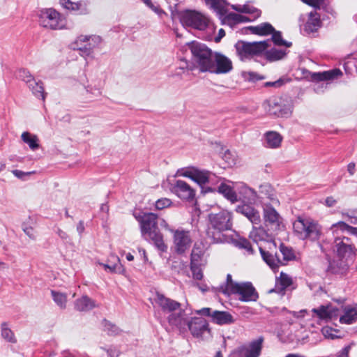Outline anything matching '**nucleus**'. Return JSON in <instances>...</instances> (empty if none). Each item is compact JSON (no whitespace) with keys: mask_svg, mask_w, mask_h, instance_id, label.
I'll return each mask as SVG.
<instances>
[{"mask_svg":"<svg viewBox=\"0 0 357 357\" xmlns=\"http://www.w3.org/2000/svg\"><path fill=\"white\" fill-rule=\"evenodd\" d=\"M114 261L111 264H105L102 262H98V264L102 266L104 269L109 273H121L122 266L120 263V259L117 256H112Z\"/></svg>","mask_w":357,"mask_h":357,"instance_id":"39","label":"nucleus"},{"mask_svg":"<svg viewBox=\"0 0 357 357\" xmlns=\"http://www.w3.org/2000/svg\"><path fill=\"white\" fill-rule=\"evenodd\" d=\"M220 234L215 238L218 243H231L234 246L244 249L248 254L253 253V249L250 241L244 238L239 237L237 234H232L229 236H220Z\"/></svg>","mask_w":357,"mask_h":357,"instance_id":"16","label":"nucleus"},{"mask_svg":"<svg viewBox=\"0 0 357 357\" xmlns=\"http://www.w3.org/2000/svg\"><path fill=\"white\" fill-rule=\"evenodd\" d=\"M271 34H272L271 40L275 45L285 46L287 47L291 46V42H287L282 38V33L280 31L274 29Z\"/></svg>","mask_w":357,"mask_h":357,"instance_id":"46","label":"nucleus"},{"mask_svg":"<svg viewBox=\"0 0 357 357\" xmlns=\"http://www.w3.org/2000/svg\"><path fill=\"white\" fill-rule=\"evenodd\" d=\"M237 213L246 217L254 225H260L261 217L259 212L252 206L248 204H243L236 206Z\"/></svg>","mask_w":357,"mask_h":357,"instance_id":"26","label":"nucleus"},{"mask_svg":"<svg viewBox=\"0 0 357 357\" xmlns=\"http://www.w3.org/2000/svg\"><path fill=\"white\" fill-rule=\"evenodd\" d=\"M264 337L260 336L257 339L250 342L248 345L239 349L240 357H259Z\"/></svg>","mask_w":357,"mask_h":357,"instance_id":"22","label":"nucleus"},{"mask_svg":"<svg viewBox=\"0 0 357 357\" xmlns=\"http://www.w3.org/2000/svg\"><path fill=\"white\" fill-rule=\"evenodd\" d=\"M242 192L245 194L243 197V202H248L250 204L255 203L257 199H260L264 204V200L268 199L270 200L271 204L277 205L279 201L276 197L275 190L268 183H264L259 186V192L257 194L253 189L243 185H242Z\"/></svg>","mask_w":357,"mask_h":357,"instance_id":"6","label":"nucleus"},{"mask_svg":"<svg viewBox=\"0 0 357 357\" xmlns=\"http://www.w3.org/2000/svg\"><path fill=\"white\" fill-rule=\"evenodd\" d=\"M347 171L350 176H353L356 172V164L353 162H349L347 165Z\"/></svg>","mask_w":357,"mask_h":357,"instance_id":"63","label":"nucleus"},{"mask_svg":"<svg viewBox=\"0 0 357 357\" xmlns=\"http://www.w3.org/2000/svg\"><path fill=\"white\" fill-rule=\"evenodd\" d=\"M23 231L30 238L34 239L36 238L35 232L32 227H24V228H23Z\"/></svg>","mask_w":357,"mask_h":357,"instance_id":"62","label":"nucleus"},{"mask_svg":"<svg viewBox=\"0 0 357 357\" xmlns=\"http://www.w3.org/2000/svg\"><path fill=\"white\" fill-rule=\"evenodd\" d=\"M248 29L252 33L259 36H268L274 31V27L268 22L261 23L257 26H251Z\"/></svg>","mask_w":357,"mask_h":357,"instance_id":"37","label":"nucleus"},{"mask_svg":"<svg viewBox=\"0 0 357 357\" xmlns=\"http://www.w3.org/2000/svg\"><path fill=\"white\" fill-rule=\"evenodd\" d=\"M202 266V264H190V270L195 280H201L202 279L203 273L201 268Z\"/></svg>","mask_w":357,"mask_h":357,"instance_id":"51","label":"nucleus"},{"mask_svg":"<svg viewBox=\"0 0 357 357\" xmlns=\"http://www.w3.org/2000/svg\"><path fill=\"white\" fill-rule=\"evenodd\" d=\"M18 77L27 84L28 87L36 98L45 100L46 93L44 91L42 82H36L30 73L26 70H20Z\"/></svg>","mask_w":357,"mask_h":357,"instance_id":"13","label":"nucleus"},{"mask_svg":"<svg viewBox=\"0 0 357 357\" xmlns=\"http://www.w3.org/2000/svg\"><path fill=\"white\" fill-rule=\"evenodd\" d=\"M192 54L193 65L200 72H208L215 54L205 44L197 41L188 43Z\"/></svg>","mask_w":357,"mask_h":357,"instance_id":"5","label":"nucleus"},{"mask_svg":"<svg viewBox=\"0 0 357 357\" xmlns=\"http://www.w3.org/2000/svg\"><path fill=\"white\" fill-rule=\"evenodd\" d=\"M211 321L218 325H225L233 323L234 319L227 312L215 310L211 314Z\"/></svg>","mask_w":357,"mask_h":357,"instance_id":"32","label":"nucleus"},{"mask_svg":"<svg viewBox=\"0 0 357 357\" xmlns=\"http://www.w3.org/2000/svg\"><path fill=\"white\" fill-rule=\"evenodd\" d=\"M1 335L2 338L8 342L15 343L17 341L14 333L6 322H3L1 324Z\"/></svg>","mask_w":357,"mask_h":357,"instance_id":"43","label":"nucleus"},{"mask_svg":"<svg viewBox=\"0 0 357 357\" xmlns=\"http://www.w3.org/2000/svg\"><path fill=\"white\" fill-rule=\"evenodd\" d=\"M22 140L29 147L35 151L39 148V140L36 135H33L29 132H24L21 135Z\"/></svg>","mask_w":357,"mask_h":357,"instance_id":"38","label":"nucleus"},{"mask_svg":"<svg viewBox=\"0 0 357 357\" xmlns=\"http://www.w3.org/2000/svg\"><path fill=\"white\" fill-rule=\"evenodd\" d=\"M232 213L227 210H222L218 213H211L208 214V228L207 236L214 243H219L216 237L220 236H228L223 234V231L230 230L233 226Z\"/></svg>","mask_w":357,"mask_h":357,"instance_id":"3","label":"nucleus"},{"mask_svg":"<svg viewBox=\"0 0 357 357\" xmlns=\"http://www.w3.org/2000/svg\"><path fill=\"white\" fill-rule=\"evenodd\" d=\"M212 310L210 307H204L201 310H198L195 311V313L199 315H203L206 317H210L211 318Z\"/></svg>","mask_w":357,"mask_h":357,"instance_id":"58","label":"nucleus"},{"mask_svg":"<svg viewBox=\"0 0 357 357\" xmlns=\"http://www.w3.org/2000/svg\"><path fill=\"white\" fill-rule=\"evenodd\" d=\"M264 219L266 226L278 229L281 223V217L271 203H264Z\"/></svg>","mask_w":357,"mask_h":357,"instance_id":"19","label":"nucleus"},{"mask_svg":"<svg viewBox=\"0 0 357 357\" xmlns=\"http://www.w3.org/2000/svg\"><path fill=\"white\" fill-rule=\"evenodd\" d=\"M273 249L270 250L266 245H259V250L263 260L272 270L275 271L280 265H284V262L281 261L280 255L278 253L273 254Z\"/></svg>","mask_w":357,"mask_h":357,"instance_id":"18","label":"nucleus"},{"mask_svg":"<svg viewBox=\"0 0 357 357\" xmlns=\"http://www.w3.org/2000/svg\"><path fill=\"white\" fill-rule=\"evenodd\" d=\"M155 301L162 312L165 314H170L181 309L180 303L165 297L162 294H158Z\"/></svg>","mask_w":357,"mask_h":357,"instance_id":"25","label":"nucleus"},{"mask_svg":"<svg viewBox=\"0 0 357 357\" xmlns=\"http://www.w3.org/2000/svg\"><path fill=\"white\" fill-rule=\"evenodd\" d=\"M264 146L268 149H278L281 146L282 137L275 131L266 132L264 135Z\"/></svg>","mask_w":357,"mask_h":357,"instance_id":"30","label":"nucleus"},{"mask_svg":"<svg viewBox=\"0 0 357 357\" xmlns=\"http://www.w3.org/2000/svg\"><path fill=\"white\" fill-rule=\"evenodd\" d=\"M280 255L282 257L281 261L284 262V265L289 261H291L296 258L295 254L292 248L285 246L282 243L280 246Z\"/></svg>","mask_w":357,"mask_h":357,"instance_id":"44","label":"nucleus"},{"mask_svg":"<svg viewBox=\"0 0 357 357\" xmlns=\"http://www.w3.org/2000/svg\"><path fill=\"white\" fill-rule=\"evenodd\" d=\"M227 18L236 22H241L242 19L246 18V17L240 14L231 13L227 15Z\"/></svg>","mask_w":357,"mask_h":357,"instance_id":"57","label":"nucleus"},{"mask_svg":"<svg viewBox=\"0 0 357 357\" xmlns=\"http://www.w3.org/2000/svg\"><path fill=\"white\" fill-rule=\"evenodd\" d=\"M218 192L222 194L226 199L229 200L231 203L237 202V195L230 185L225 183H222L218 186Z\"/></svg>","mask_w":357,"mask_h":357,"instance_id":"36","label":"nucleus"},{"mask_svg":"<svg viewBox=\"0 0 357 357\" xmlns=\"http://www.w3.org/2000/svg\"><path fill=\"white\" fill-rule=\"evenodd\" d=\"M350 349L351 345L344 347L340 352L337 353L336 357H349Z\"/></svg>","mask_w":357,"mask_h":357,"instance_id":"59","label":"nucleus"},{"mask_svg":"<svg viewBox=\"0 0 357 357\" xmlns=\"http://www.w3.org/2000/svg\"><path fill=\"white\" fill-rule=\"evenodd\" d=\"M12 173L17 178L22 180H24L26 176L34 174L35 172H23L18 169H14L12 171Z\"/></svg>","mask_w":357,"mask_h":357,"instance_id":"56","label":"nucleus"},{"mask_svg":"<svg viewBox=\"0 0 357 357\" xmlns=\"http://www.w3.org/2000/svg\"><path fill=\"white\" fill-rule=\"evenodd\" d=\"M292 284L291 278L284 273H281L280 278L276 280L275 287L270 292L275 291L280 294H284L285 289Z\"/></svg>","mask_w":357,"mask_h":357,"instance_id":"33","label":"nucleus"},{"mask_svg":"<svg viewBox=\"0 0 357 357\" xmlns=\"http://www.w3.org/2000/svg\"><path fill=\"white\" fill-rule=\"evenodd\" d=\"M96 307L95 301L87 296H83L75 302V308L80 312L89 311Z\"/></svg>","mask_w":357,"mask_h":357,"instance_id":"35","label":"nucleus"},{"mask_svg":"<svg viewBox=\"0 0 357 357\" xmlns=\"http://www.w3.org/2000/svg\"><path fill=\"white\" fill-rule=\"evenodd\" d=\"M249 237L256 243H259V242H264V245L268 246L270 250L272 248H276L275 242L270 239V236L267 231L261 226H253Z\"/></svg>","mask_w":357,"mask_h":357,"instance_id":"23","label":"nucleus"},{"mask_svg":"<svg viewBox=\"0 0 357 357\" xmlns=\"http://www.w3.org/2000/svg\"><path fill=\"white\" fill-rule=\"evenodd\" d=\"M205 1L217 13L220 19L225 17L229 6L226 0H205Z\"/></svg>","mask_w":357,"mask_h":357,"instance_id":"31","label":"nucleus"},{"mask_svg":"<svg viewBox=\"0 0 357 357\" xmlns=\"http://www.w3.org/2000/svg\"><path fill=\"white\" fill-rule=\"evenodd\" d=\"M312 312L314 317L325 322H328L338 316V309L331 304L320 305L319 307L313 308Z\"/></svg>","mask_w":357,"mask_h":357,"instance_id":"24","label":"nucleus"},{"mask_svg":"<svg viewBox=\"0 0 357 357\" xmlns=\"http://www.w3.org/2000/svg\"><path fill=\"white\" fill-rule=\"evenodd\" d=\"M205 252L206 250L204 245L197 243H195L190 255V264L205 265Z\"/></svg>","mask_w":357,"mask_h":357,"instance_id":"29","label":"nucleus"},{"mask_svg":"<svg viewBox=\"0 0 357 357\" xmlns=\"http://www.w3.org/2000/svg\"><path fill=\"white\" fill-rule=\"evenodd\" d=\"M192 336L202 337L206 333H209L210 329L207 321L202 317H192L188 322L187 326Z\"/></svg>","mask_w":357,"mask_h":357,"instance_id":"17","label":"nucleus"},{"mask_svg":"<svg viewBox=\"0 0 357 357\" xmlns=\"http://www.w3.org/2000/svg\"><path fill=\"white\" fill-rule=\"evenodd\" d=\"M357 320V310L353 307L346 308L344 313L340 318L342 324H351Z\"/></svg>","mask_w":357,"mask_h":357,"instance_id":"41","label":"nucleus"},{"mask_svg":"<svg viewBox=\"0 0 357 357\" xmlns=\"http://www.w3.org/2000/svg\"><path fill=\"white\" fill-rule=\"evenodd\" d=\"M336 228L340 229L342 231H347L349 234L357 236V227L350 226L343 221L334 223L331 227L333 232H335Z\"/></svg>","mask_w":357,"mask_h":357,"instance_id":"45","label":"nucleus"},{"mask_svg":"<svg viewBox=\"0 0 357 357\" xmlns=\"http://www.w3.org/2000/svg\"><path fill=\"white\" fill-rule=\"evenodd\" d=\"M134 216L139 222L142 236L153 242L161 252H166L167 246L163 240V236L158 227V215L153 213L135 212Z\"/></svg>","mask_w":357,"mask_h":357,"instance_id":"1","label":"nucleus"},{"mask_svg":"<svg viewBox=\"0 0 357 357\" xmlns=\"http://www.w3.org/2000/svg\"><path fill=\"white\" fill-rule=\"evenodd\" d=\"M61 6L70 11L76 12L81 15H89L91 13L89 3L86 1H78L77 2L70 0H59Z\"/></svg>","mask_w":357,"mask_h":357,"instance_id":"21","label":"nucleus"},{"mask_svg":"<svg viewBox=\"0 0 357 357\" xmlns=\"http://www.w3.org/2000/svg\"><path fill=\"white\" fill-rule=\"evenodd\" d=\"M213 178H215V175L212 172L197 169L192 181L202 186L209 183L213 180Z\"/></svg>","mask_w":357,"mask_h":357,"instance_id":"34","label":"nucleus"},{"mask_svg":"<svg viewBox=\"0 0 357 357\" xmlns=\"http://www.w3.org/2000/svg\"><path fill=\"white\" fill-rule=\"evenodd\" d=\"M231 294H238V299L243 302L256 301L259 297L255 287L250 282L235 284Z\"/></svg>","mask_w":357,"mask_h":357,"instance_id":"15","label":"nucleus"},{"mask_svg":"<svg viewBox=\"0 0 357 357\" xmlns=\"http://www.w3.org/2000/svg\"><path fill=\"white\" fill-rule=\"evenodd\" d=\"M270 46V40L259 42H238L235 47L241 60L250 59L262 55Z\"/></svg>","mask_w":357,"mask_h":357,"instance_id":"7","label":"nucleus"},{"mask_svg":"<svg viewBox=\"0 0 357 357\" xmlns=\"http://www.w3.org/2000/svg\"><path fill=\"white\" fill-rule=\"evenodd\" d=\"M264 106L271 115L284 117L291 114L290 107L284 104L280 98L272 97L264 102Z\"/></svg>","mask_w":357,"mask_h":357,"instance_id":"12","label":"nucleus"},{"mask_svg":"<svg viewBox=\"0 0 357 357\" xmlns=\"http://www.w3.org/2000/svg\"><path fill=\"white\" fill-rule=\"evenodd\" d=\"M231 70V61L226 56L216 52L208 72L215 74H225Z\"/></svg>","mask_w":357,"mask_h":357,"instance_id":"14","label":"nucleus"},{"mask_svg":"<svg viewBox=\"0 0 357 357\" xmlns=\"http://www.w3.org/2000/svg\"><path fill=\"white\" fill-rule=\"evenodd\" d=\"M178 311V312H175L169 314L167 321L170 326L175 327L180 331H183L186 329L189 321L185 318L186 314L184 310L180 309Z\"/></svg>","mask_w":357,"mask_h":357,"instance_id":"27","label":"nucleus"},{"mask_svg":"<svg viewBox=\"0 0 357 357\" xmlns=\"http://www.w3.org/2000/svg\"><path fill=\"white\" fill-rule=\"evenodd\" d=\"M103 330L109 335H116L120 333V329L110 321L104 319L102 321Z\"/></svg>","mask_w":357,"mask_h":357,"instance_id":"47","label":"nucleus"},{"mask_svg":"<svg viewBox=\"0 0 357 357\" xmlns=\"http://www.w3.org/2000/svg\"><path fill=\"white\" fill-rule=\"evenodd\" d=\"M342 215L351 220V223L357 224V211H349L347 212H342Z\"/></svg>","mask_w":357,"mask_h":357,"instance_id":"55","label":"nucleus"},{"mask_svg":"<svg viewBox=\"0 0 357 357\" xmlns=\"http://www.w3.org/2000/svg\"><path fill=\"white\" fill-rule=\"evenodd\" d=\"M232 8L241 13L254 14L256 17H258L260 15V12L257 9L249 5H244L241 7L232 6Z\"/></svg>","mask_w":357,"mask_h":357,"instance_id":"48","label":"nucleus"},{"mask_svg":"<svg viewBox=\"0 0 357 357\" xmlns=\"http://www.w3.org/2000/svg\"><path fill=\"white\" fill-rule=\"evenodd\" d=\"M36 16L40 25L45 28L56 30L62 29L66 26L65 20L54 8L40 9L37 12Z\"/></svg>","mask_w":357,"mask_h":357,"instance_id":"8","label":"nucleus"},{"mask_svg":"<svg viewBox=\"0 0 357 357\" xmlns=\"http://www.w3.org/2000/svg\"><path fill=\"white\" fill-rule=\"evenodd\" d=\"M239 284L240 283L234 282L232 280L231 275L230 274H227L225 287L222 290V292L225 294H231L233 292V287L234 285Z\"/></svg>","mask_w":357,"mask_h":357,"instance_id":"52","label":"nucleus"},{"mask_svg":"<svg viewBox=\"0 0 357 357\" xmlns=\"http://www.w3.org/2000/svg\"><path fill=\"white\" fill-rule=\"evenodd\" d=\"M196 169H197V168H191V169H186L183 172L182 175L185 177H188V178H190L192 181L195 174V172H196Z\"/></svg>","mask_w":357,"mask_h":357,"instance_id":"60","label":"nucleus"},{"mask_svg":"<svg viewBox=\"0 0 357 357\" xmlns=\"http://www.w3.org/2000/svg\"><path fill=\"white\" fill-rule=\"evenodd\" d=\"M289 81L288 79L285 77H281L278 79L276 81L274 82H267L264 84V86L266 87H275V88H279L284 85L285 83H287Z\"/></svg>","mask_w":357,"mask_h":357,"instance_id":"54","label":"nucleus"},{"mask_svg":"<svg viewBox=\"0 0 357 357\" xmlns=\"http://www.w3.org/2000/svg\"><path fill=\"white\" fill-rule=\"evenodd\" d=\"M334 243L341 262L340 266L335 261L330 262L328 269L333 273L342 274L348 268V261H352L354 258L356 249L348 237L335 238Z\"/></svg>","mask_w":357,"mask_h":357,"instance_id":"2","label":"nucleus"},{"mask_svg":"<svg viewBox=\"0 0 357 357\" xmlns=\"http://www.w3.org/2000/svg\"><path fill=\"white\" fill-rule=\"evenodd\" d=\"M51 295L53 301L60 309L63 310L66 308L68 295L66 293L56 290H51Z\"/></svg>","mask_w":357,"mask_h":357,"instance_id":"40","label":"nucleus"},{"mask_svg":"<svg viewBox=\"0 0 357 357\" xmlns=\"http://www.w3.org/2000/svg\"><path fill=\"white\" fill-rule=\"evenodd\" d=\"M183 24L199 30H204L208 24V19L195 10H185L181 15Z\"/></svg>","mask_w":357,"mask_h":357,"instance_id":"10","label":"nucleus"},{"mask_svg":"<svg viewBox=\"0 0 357 357\" xmlns=\"http://www.w3.org/2000/svg\"><path fill=\"white\" fill-rule=\"evenodd\" d=\"M102 39L99 36L81 35L77 38L75 44L80 52V55L84 57L90 56L93 52V49L101 43Z\"/></svg>","mask_w":357,"mask_h":357,"instance_id":"11","label":"nucleus"},{"mask_svg":"<svg viewBox=\"0 0 357 357\" xmlns=\"http://www.w3.org/2000/svg\"><path fill=\"white\" fill-rule=\"evenodd\" d=\"M172 202L167 198H161L155 202V206L158 210H162L170 206Z\"/></svg>","mask_w":357,"mask_h":357,"instance_id":"53","label":"nucleus"},{"mask_svg":"<svg viewBox=\"0 0 357 357\" xmlns=\"http://www.w3.org/2000/svg\"><path fill=\"white\" fill-rule=\"evenodd\" d=\"M172 191L181 199L191 201L195 197V191L185 181L177 180L172 188Z\"/></svg>","mask_w":357,"mask_h":357,"instance_id":"20","label":"nucleus"},{"mask_svg":"<svg viewBox=\"0 0 357 357\" xmlns=\"http://www.w3.org/2000/svg\"><path fill=\"white\" fill-rule=\"evenodd\" d=\"M296 236L302 240L318 241L322 234V227L317 220L310 217L298 216L293 223Z\"/></svg>","mask_w":357,"mask_h":357,"instance_id":"4","label":"nucleus"},{"mask_svg":"<svg viewBox=\"0 0 357 357\" xmlns=\"http://www.w3.org/2000/svg\"><path fill=\"white\" fill-rule=\"evenodd\" d=\"M248 77H247V79L250 81H256V80H259V79H261L262 77H260L259 75H258L257 74H256L255 73H252V72H250V73H248Z\"/></svg>","mask_w":357,"mask_h":357,"instance_id":"64","label":"nucleus"},{"mask_svg":"<svg viewBox=\"0 0 357 357\" xmlns=\"http://www.w3.org/2000/svg\"><path fill=\"white\" fill-rule=\"evenodd\" d=\"M264 54H265L266 58L268 61H274L283 59L287 52L284 50L272 48L270 50H266Z\"/></svg>","mask_w":357,"mask_h":357,"instance_id":"42","label":"nucleus"},{"mask_svg":"<svg viewBox=\"0 0 357 357\" xmlns=\"http://www.w3.org/2000/svg\"><path fill=\"white\" fill-rule=\"evenodd\" d=\"M312 16V13H310V17ZM320 26V21L317 18L310 17L305 25V29L309 32L315 31Z\"/></svg>","mask_w":357,"mask_h":357,"instance_id":"49","label":"nucleus"},{"mask_svg":"<svg viewBox=\"0 0 357 357\" xmlns=\"http://www.w3.org/2000/svg\"><path fill=\"white\" fill-rule=\"evenodd\" d=\"M337 200L332 196L327 197L325 199L324 204L328 207H333L337 204Z\"/></svg>","mask_w":357,"mask_h":357,"instance_id":"61","label":"nucleus"},{"mask_svg":"<svg viewBox=\"0 0 357 357\" xmlns=\"http://www.w3.org/2000/svg\"><path fill=\"white\" fill-rule=\"evenodd\" d=\"M342 75L340 69H333L328 71L312 73L310 74V79L313 82H321L333 80Z\"/></svg>","mask_w":357,"mask_h":357,"instance_id":"28","label":"nucleus"},{"mask_svg":"<svg viewBox=\"0 0 357 357\" xmlns=\"http://www.w3.org/2000/svg\"><path fill=\"white\" fill-rule=\"evenodd\" d=\"M195 68V66L194 65H189L187 60L181 59L179 67L176 69L175 75H181L182 73H185V70H193Z\"/></svg>","mask_w":357,"mask_h":357,"instance_id":"50","label":"nucleus"},{"mask_svg":"<svg viewBox=\"0 0 357 357\" xmlns=\"http://www.w3.org/2000/svg\"><path fill=\"white\" fill-rule=\"evenodd\" d=\"M192 243L189 231L178 229L173 232V249L176 255H185L190 248Z\"/></svg>","mask_w":357,"mask_h":357,"instance_id":"9","label":"nucleus"}]
</instances>
